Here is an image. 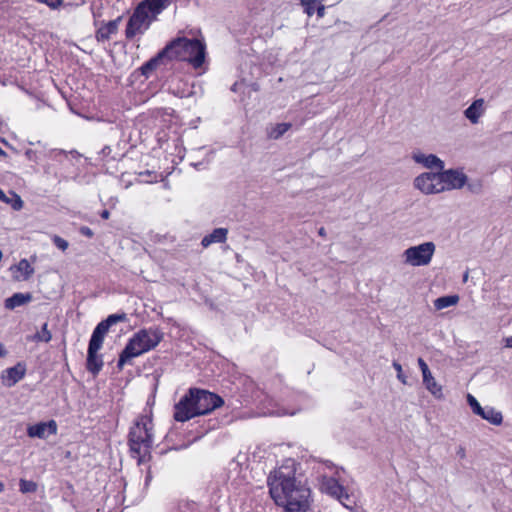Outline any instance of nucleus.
Listing matches in <instances>:
<instances>
[{
  "label": "nucleus",
  "mask_w": 512,
  "mask_h": 512,
  "mask_svg": "<svg viewBox=\"0 0 512 512\" xmlns=\"http://www.w3.org/2000/svg\"><path fill=\"white\" fill-rule=\"evenodd\" d=\"M14 280L27 281L34 273V268L27 259H21L18 264L10 268Z\"/></svg>",
  "instance_id": "nucleus-19"
},
{
  "label": "nucleus",
  "mask_w": 512,
  "mask_h": 512,
  "mask_svg": "<svg viewBox=\"0 0 512 512\" xmlns=\"http://www.w3.org/2000/svg\"><path fill=\"white\" fill-rule=\"evenodd\" d=\"M101 348V345L89 342L86 367L94 375L98 374L103 367L102 356L98 354Z\"/></svg>",
  "instance_id": "nucleus-17"
},
{
  "label": "nucleus",
  "mask_w": 512,
  "mask_h": 512,
  "mask_svg": "<svg viewBox=\"0 0 512 512\" xmlns=\"http://www.w3.org/2000/svg\"><path fill=\"white\" fill-rule=\"evenodd\" d=\"M436 251L434 242L428 241L404 250L402 257L405 264L413 267L428 266Z\"/></svg>",
  "instance_id": "nucleus-6"
},
{
  "label": "nucleus",
  "mask_w": 512,
  "mask_h": 512,
  "mask_svg": "<svg viewBox=\"0 0 512 512\" xmlns=\"http://www.w3.org/2000/svg\"><path fill=\"white\" fill-rule=\"evenodd\" d=\"M0 156H6V153L0 148Z\"/></svg>",
  "instance_id": "nucleus-51"
},
{
  "label": "nucleus",
  "mask_w": 512,
  "mask_h": 512,
  "mask_svg": "<svg viewBox=\"0 0 512 512\" xmlns=\"http://www.w3.org/2000/svg\"><path fill=\"white\" fill-rule=\"evenodd\" d=\"M321 490L336 498L346 508H351L354 502L350 496L345 492L343 486L339 484V479L333 476H323L320 484Z\"/></svg>",
  "instance_id": "nucleus-10"
},
{
  "label": "nucleus",
  "mask_w": 512,
  "mask_h": 512,
  "mask_svg": "<svg viewBox=\"0 0 512 512\" xmlns=\"http://www.w3.org/2000/svg\"><path fill=\"white\" fill-rule=\"evenodd\" d=\"M316 10H317L318 16L322 17L324 15L325 7L323 5H320V6L316 7Z\"/></svg>",
  "instance_id": "nucleus-43"
},
{
  "label": "nucleus",
  "mask_w": 512,
  "mask_h": 512,
  "mask_svg": "<svg viewBox=\"0 0 512 512\" xmlns=\"http://www.w3.org/2000/svg\"><path fill=\"white\" fill-rule=\"evenodd\" d=\"M457 456H459L460 458H465L466 456V452H465V448L460 446L458 449H457Z\"/></svg>",
  "instance_id": "nucleus-42"
},
{
  "label": "nucleus",
  "mask_w": 512,
  "mask_h": 512,
  "mask_svg": "<svg viewBox=\"0 0 512 512\" xmlns=\"http://www.w3.org/2000/svg\"><path fill=\"white\" fill-rule=\"evenodd\" d=\"M125 320H126L125 313L109 315L105 320L98 323V325L95 327L89 342H92V343L102 346L104 337L107 334V332L109 331V328L112 325H115L118 322H124Z\"/></svg>",
  "instance_id": "nucleus-13"
},
{
  "label": "nucleus",
  "mask_w": 512,
  "mask_h": 512,
  "mask_svg": "<svg viewBox=\"0 0 512 512\" xmlns=\"http://www.w3.org/2000/svg\"><path fill=\"white\" fill-rule=\"evenodd\" d=\"M393 367L397 372V379L404 385L407 384V377L403 374L402 366L397 361L393 362Z\"/></svg>",
  "instance_id": "nucleus-34"
},
{
  "label": "nucleus",
  "mask_w": 512,
  "mask_h": 512,
  "mask_svg": "<svg viewBox=\"0 0 512 512\" xmlns=\"http://www.w3.org/2000/svg\"><path fill=\"white\" fill-rule=\"evenodd\" d=\"M154 436L152 416L143 414L137 417L130 428L128 444L132 457L137 459L139 465L150 460Z\"/></svg>",
  "instance_id": "nucleus-3"
},
{
  "label": "nucleus",
  "mask_w": 512,
  "mask_h": 512,
  "mask_svg": "<svg viewBox=\"0 0 512 512\" xmlns=\"http://www.w3.org/2000/svg\"><path fill=\"white\" fill-rule=\"evenodd\" d=\"M301 2L321 3V2H322V0H301Z\"/></svg>",
  "instance_id": "nucleus-48"
},
{
  "label": "nucleus",
  "mask_w": 512,
  "mask_h": 512,
  "mask_svg": "<svg viewBox=\"0 0 512 512\" xmlns=\"http://www.w3.org/2000/svg\"><path fill=\"white\" fill-rule=\"evenodd\" d=\"M6 354H7V351L5 349V346L2 343H0V358L4 357Z\"/></svg>",
  "instance_id": "nucleus-45"
},
{
  "label": "nucleus",
  "mask_w": 512,
  "mask_h": 512,
  "mask_svg": "<svg viewBox=\"0 0 512 512\" xmlns=\"http://www.w3.org/2000/svg\"><path fill=\"white\" fill-rule=\"evenodd\" d=\"M459 302L458 295H447L442 296L434 300V307L437 310H442L444 308L454 306Z\"/></svg>",
  "instance_id": "nucleus-30"
},
{
  "label": "nucleus",
  "mask_w": 512,
  "mask_h": 512,
  "mask_svg": "<svg viewBox=\"0 0 512 512\" xmlns=\"http://www.w3.org/2000/svg\"><path fill=\"white\" fill-rule=\"evenodd\" d=\"M224 241V228H217L212 233L206 235L202 239V246L208 247L213 243H221Z\"/></svg>",
  "instance_id": "nucleus-28"
},
{
  "label": "nucleus",
  "mask_w": 512,
  "mask_h": 512,
  "mask_svg": "<svg viewBox=\"0 0 512 512\" xmlns=\"http://www.w3.org/2000/svg\"><path fill=\"white\" fill-rule=\"evenodd\" d=\"M478 416L493 425H500L503 422L502 413L491 406L483 407L482 413L480 412Z\"/></svg>",
  "instance_id": "nucleus-24"
},
{
  "label": "nucleus",
  "mask_w": 512,
  "mask_h": 512,
  "mask_svg": "<svg viewBox=\"0 0 512 512\" xmlns=\"http://www.w3.org/2000/svg\"><path fill=\"white\" fill-rule=\"evenodd\" d=\"M52 241L55 244V246L62 251H65L68 248V242L60 236H53Z\"/></svg>",
  "instance_id": "nucleus-35"
},
{
  "label": "nucleus",
  "mask_w": 512,
  "mask_h": 512,
  "mask_svg": "<svg viewBox=\"0 0 512 512\" xmlns=\"http://www.w3.org/2000/svg\"><path fill=\"white\" fill-rule=\"evenodd\" d=\"M112 152V149L110 146H105L102 148V150L100 151V155L103 157V158H106L108 157Z\"/></svg>",
  "instance_id": "nucleus-39"
},
{
  "label": "nucleus",
  "mask_w": 512,
  "mask_h": 512,
  "mask_svg": "<svg viewBox=\"0 0 512 512\" xmlns=\"http://www.w3.org/2000/svg\"><path fill=\"white\" fill-rule=\"evenodd\" d=\"M439 175L443 192L461 189L467 182V176L457 169H443L439 171Z\"/></svg>",
  "instance_id": "nucleus-12"
},
{
  "label": "nucleus",
  "mask_w": 512,
  "mask_h": 512,
  "mask_svg": "<svg viewBox=\"0 0 512 512\" xmlns=\"http://www.w3.org/2000/svg\"><path fill=\"white\" fill-rule=\"evenodd\" d=\"M191 396L196 406L193 411L199 415L207 414L221 404V398L207 390L191 388Z\"/></svg>",
  "instance_id": "nucleus-8"
},
{
  "label": "nucleus",
  "mask_w": 512,
  "mask_h": 512,
  "mask_svg": "<svg viewBox=\"0 0 512 512\" xmlns=\"http://www.w3.org/2000/svg\"><path fill=\"white\" fill-rule=\"evenodd\" d=\"M504 341L505 347L512 348V336L505 338Z\"/></svg>",
  "instance_id": "nucleus-44"
},
{
  "label": "nucleus",
  "mask_w": 512,
  "mask_h": 512,
  "mask_svg": "<svg viewBox=\"0 0 512 512\" xmlns=\"http://www.w3.org/2000/svg\"><path fill=\"white\" fill-rule=\"evenodd\" d=\"M467 402L474 414L478 415L480 412L482 413L483 407L473 395L467 394Z\"/></svg>",
  "instance_id": "nucleus-33"
},
{
  "label": "nucleus",
  "mask_w": 512,
  "mask_h": 512,
  "mask_svg": "<svg viewBox=\"0 0 512 512\" xmlns=\"http://www.w3.org/2000/svg\"><path fill=\"white\" fill-rule=\"evenodd\" d=\"M151 480H152V473H151V470L149 468L148 471H147L146 477H145V483H144L145 487L149 486Z\"/></svg>",
  "instance_id": "nucleus-41"
},
{
  "label": "nucleus",
  "mask_w": 512,
  "mask_h": 512,
  "mask_svg": "<svg viewBox=\"0 0 512 512\" xmlns=\"http://www.w3.org/2000/svg\"><path fill=\"white\" fill-rule=\"evenodd\" d=\"M52 339V334L48 330V324L44 323L41 330L37 332L33 337L32 340L36 342H45L48 343Z\"/></svg>",
  "instance_id": "nucleus-31"
},
{
  "label": "nucleus",
  "mask_w": 512,
  "mask_h": 512,
  "mask_svg": "<svg viewBox=\"0 0 512 512\" xmlns=\"http://www.w3.org/2000/svg\"><path fill=\"white\" fill-rule=\"evenodd\" d=\"M26 369L21 363L3 371L1 379L2 383L7 387H12L25 376Z\"/></svg>",
  "instance_id": "nucleus-18"
},
{
  "label": "nucleus",
  "mask_w": 512,
  "mask_h": 512,
  "mask_svg": "<svg viewBox=\"0 0 512 512\" xmlns=\"http://www.w3.org/2000/svg\"><path fill=\"white\" fill-rule=\"evenodd\" d=\"M195 407L193 397L191 396V389H189L188 393L175 404L174 419L178 422H186L199 416V412L193 411Z\"/></svg>",
  "instance_id": "nucleus-11"
},
{
  "label": "nucleus",
  "mask_w": 512,
  "mask_h": 512,
  "mask_svg": "<svg viewBox=\"0 0 512 512\" xmlns=\"http://www.w3.org/2000/svg\"><path fill=\"white\" fill-rule=\"evenodd\" d=\"M221 499L220 495L216 496V499H213L214 503L217 504V502Z\"/></svg>",
  "instance_id": "nucleus-49"
},
{
  "label": "nucleus",
  "mask_w": 512,
  "mask_h": 512,
  "mask_svg": "<svg viewBox=\"0 0 512 512\" xmlns=\"http://www.w3.org/2000/svg\"><path fill=\"white\" fill-rule=\"evenodd\" d=\"M167 58L166 53H164V49L158 53L157 56L153 57L149 61H147L145 64L141 67V72L144 76L149 77L150 74L157 68L159 63L163 58Z\"/></svg>",
  "instance_id": "nucleus-27"
},
{
  "label": "nucleus",
  "mask_w": 512,
  "mask_h": 512,
  "mask_svg": "<svg viewBox=\"0 0 512 512\" xmlns=\"http://www.w3.org/2000/svg\"><path fill=\"white\" fill-rule=\"evenodd\" d=\"M36 1L39 2V3L47 5L51 9H57L63 3V0H36Z\"/></svg>",
  "instance_id": "nucleus-36"
},
{
  "label": "nucleus",
  "mask_w": 512,
  "mask_h": 512,
  "mask_svg": "<svg viewBox=\"0 0 512 512\" xmlns=\"http://www.w3.org/2000/svg\"><path fill=\"white\" fill-rule=\"evenodd\" d=\"M109 215H110V213H109V211H108V210H104V211H102V213H101V217H102L103 219H108V218H109Z\"/></svg>",
  "instance_id": "nucleus-46"
},
{
  "label": "nucleus",
  "mask_w": 512,
  "mask_h": 512,
  "mask_svg": "<svg viewBox=\"0 0 512 512\" xmlns=\"http://www.w3.org/2000/svg\"><path fill=\"white\" fill-rule=\"evenodd\" d=\"M36 482L32 480L20 479L19 481V490L21 493H34L37 490Z\"/></svg>",
  "instance_id": "nucleus-32"
},
{
  "label": "nucleus",
  "mask_w": 512,
  "mask_h": 512,
  "mask_svg": "<svg viewBox=\"0 0 512 512\" xmlns=\"http://www.w3.org/2000/svg\"><path fill=\"white\" fill-rule=\"evenodd\" d=\"M317 3H309V2H302V5L305 6V11L308 15H312L316 9Z\"/></svg>",
  "instance_id": "nucleus-38"
},
{
  "label": "nucleus",
  "mask_w": 512,
  "mask_h": 512,
  "mask_svg": "<svg viewBox=\"0 0 512 512\" xmlns=\"http://www.w3.org/2000/svg\"><path fill=\"white\" fill-rule=\"evenodd\" d=\"M413 185L415 189L425 195H433L443 192L439 171L421 173L414 179Z\"/></svg>",
  "instance_id": "nucleus-9"
},
{
  "label": "nucleus",
  "mask_w": 512,
  "mask_h": 512,
  "mask_svg": "<svg viewBox=\"0 0 512 512\" xmlns=\"http://www.w3.org/2000/svg\"><path fill=\"white\" fill-rule=\"evenodd\" d=\"M484 99L479 98L472 102V104L464 111L465 117L472 123L477 124L480 117L485 112Z\"/></svg>",
  "instance_id": "nucleus-21"
},
{
  "label": "nucleus",
  "mask_w": 512,
  "mask_h": 512,
  "mask_svg": "<svg viewBox=\"0 0 512 512\" xmlns=\"http://www.w3.org/2000/svg\"><path fill=\"white\" fill-rule=\"evenodd\" d=\"M169 1L170 0H145L141 2L139 6H144V11L155 19L156 16L168 6Z\"/></svg>",
  "instance_id": "nucleus-22"
},
{
  "label": "nucleus",
  "mask_w": 512,
  "mask_h": 512,
  "mask_svg": "<svg viewBox=\"0 0 512 512\" xmlns=\"http://www.w3.org/2000/svg\"><path fill=\"white\" fill-rule=\"evenodd\" d=\"M167 58L187 61L195 69L200 68L205 60V45L198 39L177 38L164 48Z\"/></svg>",
  "instance_id": "nucleus-5"
},
{
  "label": "nucleus",
  "mask_w": 512,
  "mask_h": 512,
  "mask_svg": "<svg viewBox=\"0 0 512 512\" xmlns=\"http://www.w3.org/2000/svg\"><path fill=\"white\" fill-rule=\"evenodd\" d=\"M120 21L121 17H118L115 20L102 24L96 32V39L100 42L108 41L118 31Z\"/></svg>",
  "instance_id": "nucleus-20"
},
{
  "label": "nucleus",
  "mask_w": 512,
  "mask_h": 512,
  "mask_svg": "<svg viewBox=\"0 0 512 512\" xmlns=\"http://www.w3.org/2000/svg\"><path fill=\"white\" fill-rule=\"evenodd\" d=\"M467 278H468V273H465V275H464V281H466V280H467Z\"/></svg>",
  "instance_id": "nucleus-52"
},
{
  "label": "nucleus",
  "mask_w": 512,
  "mask_h": 512,
  "mask_svg": "<svg viewBox=\"0 0 512 512\" xmlns=\"http://www.w3.org/2000/svg\"><path fill=\"white\" fill-rule=\"evenodd\" d=\"M32 300L30 293H15L5 300V308L13 310L16 307L29 303Z\"/></svg>",
  "instance_id": "nucleus-23"
},
{
  "label": "nucleus",
  "mask_w": 512,
  "mask_h": 512,
  "mask_svg": "<svg viewBox=\"0 0 512 512\" xmlns=\"http://www.w3.org/2000/svg\"><path fill=\"white\" fill-rule=\"evenodd\" d=\"M153 18L144 11V6H137L134 13L130 17L125 35L127 38H133L136 35L143 34L153 22Z\"/></svg>",
  "instance_id": "nucleus-7"
},
{
  "label": "nucleus",
  "mask_w": 512,
  "mask_h": 512,
  "mask_svg": "<svg viewBox=\"0 0 512 512\" xmlns=\"http://www.w3.org/2000/svg\"><path fill=\"white\" fill-rule=\"evenodd\" d=\"M58 427L55 420L48 422H39L27 427V435L30 438L46 439L50 435L57 433Z\"/></svg>",
  "instance_id": "nucleus-15"
},
{
  "label": "nucleus",
  "mask_w": 512,
  "mask_h": 512,
  "mask_svg": "<svg viewBox=\"0 0 512 512\" xmlns=\"http://www.w3.org/2000/svg\"><path fill=\"white\" fill-rule=\"evenodd\" d=\"M423 377V384L426 389L437 399L443 398L442 386L437 383L432 373H428L427 376Z\"/></svg>",
  "instance_id": "nucleus-25"
},
{
  "label": "nucleus",
  "mask_w": 512,
  "mask_h": 512,
  "mask_svg": "<svg viewBox=\"0 0 512 512\" xmlns=\"http://www.w3.org/2000/svg\"><path fill=\"white\" fill-rule=\"evenodd\" d=\"M411 158L426 169L442 171L445 167L444 161L435 154H425L417 150L412 152Z\"/></svg>",
  "instance_id": "nucleus-16"
},
{
  "label": "nucleus",
  "mask_w": 512,
  "mask_h": 512,
  "mask_svg": "<svg viewBox=\"0 0 512 512\" xmlns=\"http://www.w3.org/2000/svg\"><path fill=\"white\" fill-rule=\"evenodd\" d=\"M291 128L290 123H279L267 128V136L270 139H278Z\"/></svg>",
  "instance_id": "nucleus-29"
},
{
  "label": "nucleus",
  "mask_w": 512,
  "mask_h": 512,
  "mask_svg": "<svg viewBox=\"0 0 512 512\" xmlns=\"http://www.w3.org/2000/svg\"><path fill=\"white\" fill-rule=\"evenodd\" d=\"M0 201L3 203L9 204L14 210L18 211L23 207V201L14 192H9V195L5 194V192L0 188Z\"/></svg>",
  "instance_id": "nucleus-26"
},
{
  "label": "nucleus",
  "mask_w": 512,
  "mask_h": 512,
  "mask_svg": "<svg viewBox=\"0 0 512 512\" xmlns=\"http://www.w3.org/2000/svg\"><path fill=\"white\" fill-rule=\"evenodd\" d=\"M229 393V402L226 407L237 410L242 406L254 404L260 416H286L294 415L296 411L279 407L273 399L263 390L259 389L253 380L245 375H239L226 386Z\"/></svg>",
  "instance_id": "nucleus-2"
},
{
  "label": "nucleus",
  "mask_w": 512,
  "mask_h": 512,
  "mask_svg": "<svg viewBox=\"0 0 512 512\" xmlns=\"http://www.w3.org/2000/svg\"><path fill=\"white\" fill-rule=\"evenodd\" d=\"M417 362H418L419 368L422 372V376H427L428 373L431 372L427 363L422 358H418Z\"/></svg>",
  "instance_id": "nucleus-37"
},
{
  "label": "nucleus",
  "mask_w": 512,
  "mask_h": 512,
  "mask_svg": "<svg viewBox=\"0 0 512 512\" xmlns=\"http://www.w3.org/2000/svg\"><path fill=\"white\" fill-rule=\"evenodd\" d=\"M318 234L321 236V237H325L326 236V230L324 227H321L319 228L318 230Z\"/></svg>",
  "instance_id": "nucleus-47"
},
{
  "label": "nucleus",
  "mask_w": 512,
  "mask_h": 512,
  "mask_svg": "<svg viewBox=\"0 0 512 512\" xmlns=\"http://www.w3.org/2000/svg\"><path fill=\"white\" fill-rule=\"evenodd\" d=\"M29 144H37L40 147V149L28 148L25 151V156L27 160L34 162L36 164H40L44 158H56L57 155L65 153L62 150L47 149V147L41 141H37L36 143L29 141Z\"/></svg>",
  "instance_id": "nucleus-14"
},
{
  "label": "nucleus",
  "mask_w": 512,
  "mask_h": 512,
  "mask_svg": "<svg viewBox=\"0 0 512 512\" xmlns=\"http://www.w3.org/2000/svg\"><path fill=\"white\" fill-rule=\"evenodd\" d=\"M80 232H81L82 235H85L87 237H92L93 236L92 230L90 228H88V227H82L80 229Z\"/></svg>",
  "instance_id": "nucleus-40"
},
{
  "label": "nucleus",
  "mask_w": 512,
  "mask_h": 512,
  "mask_svg": "<svg viewBox=\"0 0 512 512\" xmlns=\"http://www.w3.org/2000/svg\"><path fill=\"white\" fill-rule=\"evenodd\" d=\"M163 339V333L158 328H144L136 332L127 342L119 356L117 366L121 369L131 359L154 349Z\"/></svg>",
  "instance_id": "nucleus-4"
},
{
  "label": "nucleus",
  "mask_w": 512,
  "mask_h": 512,
  "mask_svg": "<svg viewBox=\"0 0 512 512\" xmlns=\"http://www.w3.org/2000/svg\"><path fill=\"white\" fill-rule=\"evenodd\" d=\"M296 462L286 459L268 476L269 493L278 506L288 512H298L308 506L310 489L296 480Z\"/></svg>",
  "instance_id": "nucleus-1"
},
{
  "label": "nucleus",
  "mask_w": 512,
  "mask_h": 512,
  "mask_svg": "<svg viewBox=\"0 0 512 512\" xmlns=\"http://www.w3.org/2000/svg\"><path fill=\"white\" fill-rule=\"evenodd\" d=\"M4 490V484L0 481V493Z\"/></svg>",
  "instance_id": "nucleus-50"
}]
</instances>
